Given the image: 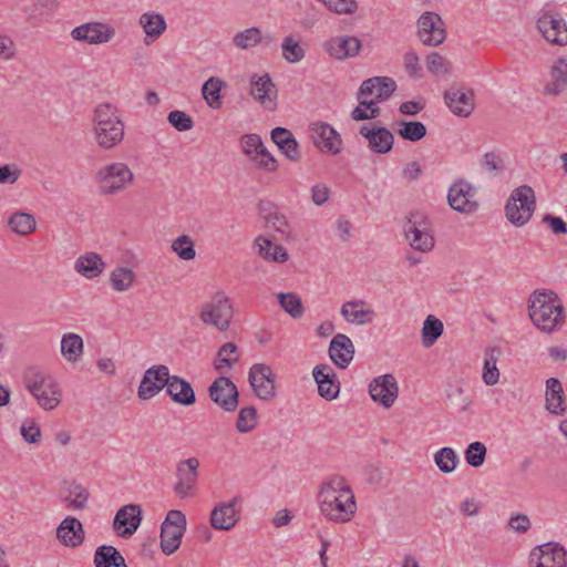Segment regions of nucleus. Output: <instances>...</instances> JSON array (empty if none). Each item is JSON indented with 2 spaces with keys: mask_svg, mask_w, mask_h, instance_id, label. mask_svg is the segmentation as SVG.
I'll use <instances>...</instances> for the list:
<instances>
[{
  "mask_svg": "<svg viewBox=\"0 0 567 567\" xmlns=\"http://www.w3.org/2000/svg\"><path fill=\"white\" fill-rule=\"evenodd\" d=\"M532 322L543 332L551 333L565 323V309L558 295L553 290L534 291L528 300Z\"/></svg>",
  "mask_w": 567,
  "mask_h": 567,
  "instance_id": "obj_1",
  "label": "nucleus"
},
{
  "mask_svg": "<svg viewBox=\"0 0 567 567\" xmlns=\"http://www.w3.org/2000/svg\"><path fill=\"white\" fill-rule=\"evenodd\" d=\"M92 124L95 142L103 150L116 147L124 138V123L112 103L103 102L94 107Z\"/></svg>",
  "mask_w": 567,
  "mask_h": 567,
  "instance_id": "obj_2",
  "label": "nucleus"
},
{
  "mask_svg": "<svg viewBox=\"0 0 567 567\" xmlns=\"http://www.w3.org/2000/svg\"><path fill=\"white\" fill-rule=\"evenodd\" d=\"M23 383L42 409L51 411L61 403V389L51 374L30 368L24 373Z\"/></svg>",
  "mask_w": 567,
  "mask_h": 567,
  "instance_id": "obj_3",
  "label": "nucleus"
},
{
  "mask_svg": "<svg viewBox=\"0 0 567 567\" xmlns=\"http://www.w3.org/2000/svg\"><path fill=\"white\" fill-rule=\"evenodd\" d=\"M94 179L101 195L114 196L127 189L134 182V174L126 163L113 162L100 167Z\"/></svg>",
  "mask_w": 567,
  "mask_h": 567,
  "instance_id": "obj_4",
  "label": "nucleus"
},
{
  "mask_svg": "<svg viewBox=\"0 0 567 567\" xmlns=\"http://www.w3.org/2000/svg\"><path fill=\"white\" fill-rule=\"evenodd\" d=\"M536 209V195L528 185H522L512 190L505 205L507 220L516 227L526 225Z\"/></svg>",
  "mask_w": 567,
  "mask_h": 567,
  "instance_id": "obj_5",
  "label": "nucleus"
},
{
  "mask_svg": "<svg viewBox=\"0 0 567 567\" xmlns=\"http://www.w3.org/2000/svg\"><path fill=\"white\" fill-rule=\"evenodd\" d=\"M404 236L410 246L419 251L429 252L434 248L432 223L423 212H411L403 226Z\"/></svg>",
  "mask_w": 567,
  "mask_h": 567,
  "instance_id": "obj_6",
  "label": "nucleus"
},
{
  "mask_svg": "<svg viewBox=\"0 0 567 567\" xmlns=\"http://www.w3.org/2000/svg\"><path fill=\"white\" fill-rule=\"evenodd\" d=\"M233 316V303L224 291L215 292L210 300L203 305L199 312V318L205 324L213 326L219 331H226L229 328Z\"/></svg>",
  "mask_w": 567,
  "mask_h": 567,
  "instance_id": "obj_7",
  "label": "nucleus"
},
{
  "mask_svg": "<svg viewBox=\"0 0 567 567\" xmlns=\"http://www.w3.org/2000/svg\"><path fill=\"white\" fill-rule=\"evenodd\" d=\"M186 525L183 512L171 509L167 513L161 526V549L165 555L169 556L179 548Z\"/></svg>",
  "mask_w": 567,
  "mask_h": 567,
  "instance_id": "obj_8",
  "label": "nucleus"
},
{
  "mask_svg": "<svg viewBox=\"0 0 567 567\" xmlns=\"http://www.w3.org/2000/svg\"><path fill=\"white\" fill-rule=\"evenodd\" d=\"M210 400L225 412H234L239 404V391L227 377L216 378L208 388Z\"/></svg>",
  "mask_w": 567,
  "mask_h": 567,
  "instance_id": "obj_9",
  "label": "nucleus"
},
{
  "mask_svg": "<svg viewBox=\"0 0 567 567\" xmlns=\"http://www.w3.org/2000/svg\"><path fill=\"white\" fill-rule=\"evenodd\" d=\"M248 381L254 393L264 401H270L276 396V375L270 365L255 363L250 367Z\"/></svg>",
  "mask_w": 567,
  "mask_h": 567,
  "instance_id": "obj_10",
  "label": "nucleus"
},
{
  "mask_svg": "<svg viewBox=\"0 0 567 567\" xmlns=\"http://www.w3.org/2000/svg\"><path fill=\"white\" fill-rule=\"evenodd\" d=\"M529 567H567V553L557 543L539 545L530 551Z\"/></svg>",
  "mask_w": 567,
  "mask_h": 567,
  "instance_id": "obj_11",
  "label": "nucleus"
},
{
  "mask_svg": "<svg viewBox=\"0 0 567 567\" xmlns=\"http://www.w3.org/2000/svg\"><path fill=\"white\" fill-rule=\"evenodd\" d=\"M417 34L425 45L436 47L443 43L446 32L442 18L432 11L424 12L417 21Z\"/></svg>",
  "mask_w": 567,
  "mask_h": 567,
  "instance_id": "obj_12",
  "label": "nucleus"
},
{
  "mask_svg": "<svg viewBox=\"0 0 567 567\" xmlns=\"http://www.w3.org/2000/svg\"><path fill=\"white\" fill-rule=\"evenodd\" d=\"M313 145L323 153L337 155L342 150L340 134L326 122H315L309 126Z\"/></svg>",
  "mask_w": 567,
  "mask_h": 567,
  "instance_id": "obj_13",
  "label": "nucleus"
},
{
  "mask_svg": "<svg viewBox=\"0 0 567 567\" xmlns=\"http://www.w3.org/2000/svg\"><path fill=\"white\" fill-rule=\"evenodd\" d=\"M71 37L87 44H102L110 42L115 37V29L103 22H87L75 27Z\"/></svg>",
  "mask_w": 567,
  "mask_h": 567,
  "instance_id": "obj_14",
  "label": "nucleus"
},
{
  "mask_svg": "<svg viewBox=\"0 0 567 567\" xmlns=\"http://www.w3.org/2000/svg\"><path fill=\"white\" fill-rule=\"evenodd\" d=\"M474 187L464 181H457L449 189L447 200L452 209L462 214H472L478 208Z\"/></svg>",
  "mask_w": 567,
  "mask_h": 567,
  "instance_id": "obj_15",
  "label": "nucleus"
},
{
  "mask_svg": "<svg viewBox=\"0 0 567 567\" xmlns=\"http://www.w3.org/2000/svg\"><path fill=\"white\" fill-rule=\"evenodd\" d=\"M198 468L199 460L197 457H188L177 463V482L174 486L175 493H177L179 496H187L196 492Z\"/></svg>",
  "mask_w": 567,
  "mask_h": 567,
  "instance_id": "obj_16",
  "label": "nucleus"
},
{
  "mask_svg": "<svg viewBox=\"0 0 567 567\" xmlns=\"http://www.w3.org/2000/svg\"><path fill=\"white\" fill-rule=\"evenodd\" d=\"M371 399L385 409L391 408L398 399L399 386L392 374L374 378L369 384Z\"/></svg>",
  "mask_w": 567,
  "mask_h": 567,
  "instance_id": "obj_17",
  "label": "nucleus"
},
{
  "mask_svg": "<svg viewBox=\"0 0 567 567\" xmlns=\"http://www.w3.org/2000/svg\"><path fill=\"white\" fill-rule=\"evenodd\" d=\"M250 86L251 96L265 109L268 111L276 109L278 91L268 73L262 75L254 74L250 79Z\"/></svg>",
  "mask_w": 567,
  "mask_h": 567,
  "instance_id": "obj_18",
  "label": "nucleus"
},
{
  "mask_svg": "<svg viewBox=\"0 0 567 567\" xmlns=\"http://www.w3.org/2000/svg\"><path fill=\"white\" fill-rule=\"evenodd\" d=\"M168 367L157 364L148 368L140 383L137 395L141 400H150L157 395L165 385V378L167 375Z\"/></svg>",
  "mask_w": 567,
  "mask_h": 567,
  "instance_id": "obj_19",
  "label": "nucleus"
},
{
  "mask_svg": "<svg viewBox=\"0 0 567 567\" xmlns=\"http://www.w3.org/2000/svg\"><path fill=\"white\" fill-rule=\"evenodd\" d=\"M444 101L450 111L457 115L467 117L474 110V93L458 86H451L444 93Z\"/></svg>",
  "mask_w": 567,
  "mask_h": 567,
  "instance_id": "obj_20",
  "label": "nucleus"
},
{
  "mask_svg": "<svg viewBox=\"0 0 567 567\" xmlns=\"http://www.w3.org/2000/svg\"><path fill=\"white\" fill-rule=\"evenodd\" d=\"M166 392L173 402L190 406L196 402L192 384L179 375H171L169 370L165 378Z\"/></svg>",
  "mask_w": 567,
  "mask_h": 567,
  "instance_id": "obj_21",
  "label": "nucleus"
},
{
  "mask_svg": "<svg viewBox=\"0 0 567 567\" xmlns=\"http://www.w3.org/2000/svg\"><path fill=\"white\" fill-rule=\"evenodd\" d=\"M142 520V507L137 504H127L121 507L113 522V526L122 537L131 536L138 528Z\"/></svg>",
  "mask_w": 567,
  "mask_h": 567,
  "instance_id": "obj_22",
  "label": "nucleus"
},
{
  "mask_svg": "<svg viewBox=\"0 0 567 567\" xmlns=\"http://www.w3.org/2000/svg\"><path fill=\"white\" fill-rule=\"evenodd\" d=\"M320 511L331 520L348 522L357 511L355 498H324Z\"/></svg>",
  "mask_w": 567,
  "mask_h": 567,
  "instance_id": "obj_23",
  "label": "nucleus"
},
{
  "mask_svg": "<svg viewBox=\"0 0 567 567\" xmlns=\"http://www.w3.org/2000/svg\"><path fill=\"white\" fill-rule=\"evenodd\" d=\"M537 28L548 42L556 45L567 44V24L561 18L544 14L538 19Z\"/></svg>",
  "mask_w": 567,
  "mask_h": 567,
  "instance_id": "obj_24",
  "label": "nucleus"
},
{
  "mask_svg": "<svg viewBox=\"0 0 567 567\" xmlns=\"http://www.w3.org/2000/svg\"><path fill=\"white\" fill-rule=\"evenodd\" d=\"M312 375L318 384V392L323 399L331 401L340 391V383L336 372L327 364H319L313 368Z\"/></svg>",
  "mask_w": 567,
  "mask_h": 567,
  "instance_id": "obj_25",
  "label": "nucleus"
},
{
  "mask_svg": "<svg viewBox=\"0 0 567 567\" xmlns=\"http://www.w3.org/2000/svg\"><path fill=\"white\" fill-rule=\"evenodd\" d=\"M396 90V83L389 76H374L362 82L359 87V97L373 96L374 100H388Z\"/></svg>",
  "mask_w": 567,
  "mask_h": 567,
  "instance_id": "obj_26",
  "label": "nucleus"
},
{
  "mask_svg": "<svg viewBox=\"0 0 567 567\" xmlns=\"http://www.w3.org/2000/svg\"><path fill=\"white\" fill-rule=\"evenodd\" d=\"M354 344L352 340L343 334L337 333L329 346V357L339 369H347L354 357Z\"/></svg>",
  "mask_w": 567,
  "mask_h": 567,
  "instance_id": "obj_27",
  "label": "nucleus"
},
{
  "mask_svg": "<svg viewBox=\"0 0 567 567\" xmlns=\"http://www.w3.org/2000/svg\"><path fill=\"white\" fill-rule=\"evenodd\" d=\"M237 498L216 505L210 513V525L218 530H230L239 519Z\"/></svg>",
  "mask_w": 567,
  "mask_h": 567,
  "instance_id": "obj_28",
  "label": "nucleus"
},
{
  "mask_svg": "<svg viewBox=\"0 0 567 567\" xmlns=\"http://www.w3.org/2000/svg\"><path fill=\"white\" fill-rule=\"evenodd\" d=\"M359 134L368 140L370 150L377 154H385L393 147L394 136L386 127L370 128L368 125H362Z\"/></svg>",
  "mask_w": 567,
  "mask_h": 567,
  "instance_id": "obj_29",
  "label": "nucleus"
},
{
  "mask_svg": "<svg viewBox=\"0 0 567 567\" xmlns=\"http://www.w3.org/2000/svg\"><path fill=\"white\" fill-rule=\"evenodd\" d=\"M56 537L64 546H80L84 540L82 523L74 517H65L56 529Z\"/></svg>",
  "mask_w": 567,
  "mask_h": 567,
  "instance_id": "obj_30",
  "label": "nucleus"
},
{
  "mask_svg": "<svg viewBox=\"0 0 567 567\" xmlns=\"http://www.w3.org/2000/svg\"><path fill=\"white\" fill-rule=\"evenodd\" d=\"M138 24L145 33L144 43L146 45L159 39L167 28L164 16L155 11H147L141 14Z\"/></svg>",
  "mask_w": 567,
  "mask_h": 567,
  "instance_id": "obj_31",
  "label": "nucleus"
},
{
  "mask_svg": "<svg viewBox=\"0 0 567 567\" xmlns=\"http://www.w3.org/2000/svg\"><path fill=\"white\" fill-rule=\"evenodd\" d=\"M271 140L289 161L297 163L301 159L299 144L288 128H274L271 131Z\"/></svg>",
  "mask_w": 567,
  "mask_h": 567,
  "instance_id": "obj_32",
  "label": "nucleus"
},
{
  "mask_svg": "<svg viewBox=\"0 0 567 567\" xmlns=\"http://www.w3.org/2000/svg\"><path fill=\"white\" fill-rule=\"evenodd\" d=\"M329 54L342 60L355 56L361 49V41L357 37H337L326 43Z\"/></svg>",
  "mask_w": 567,
  "mask_h": 567,
  "instance_id": "obj_33",
  "label": "nucleus"
},
{
  "mask_svg": "<svg viewBox=\"0 0 567 567\" xmlns=\"http://www.w3.org/2000/svg\"><path fill=\"white\" fill-rule=\"evenodd\" d=\"M567 89V59L559 58L550 69V81L543 89L544 95L557 96Z\"/></svg>",
  "mask_w": 567,
  "mask_h": 567,
  "instance_id": "obj_34",
  "label": "nucleus"
},
{
  "mask_svg": "<svg viewBox=\"0 0 567 567\" xmlns=\"http://www.w3.org/2000/svg\"><path fill=\"white\" fill-rule=\"evenodd\" d=\"M60 352L66 362L71 364L79 363L84 353L82 337L74 332L64 333L60 341Z\"/></svg>",
  "mask_w": 567,
  "mask_h": 567,
  "instance_id": "obj_35",
  "label": "nucleus"
},
{
  "mask_svg": "<svg viewBox=\"0 0 567 567\" xmlns=\"http://www.w3.org/2000/svg\"><path fill=\"white\" fill-rule=\"evenodd\" d=\"M363 300H350L341 306L340 313L349 323L367 324L374 319V311L370 308L363 309Z\"/></svg>",
  "mask_w": 567,
  "mask_h": 567,
  "instance_id": "obj_36",
  "label": "nucleus"
},
{
  "mask_svg": "<svg viewBox=\"0 0 567 567\" xmlns=\"http://www.w3.org/2000/svg\"><path fill=\"white\" fill-rule=\"evenodd\" d=\"M58 8L56 0H22L21 10L30 23L35 24L44 16L52 14Z\"/></svg>",
  "mask_w": 567,
  "mask_h": 567,
  "instance_id": "obj_37",
  "label": "nucleus"
},
{
  "mask_svg": "<svg viewBox=\"0 0 567 567\" xmlns=\"http://www.w3.org/2000/svg\"><path fill=\"white\" fill-rule=\"evenodd\" d=\"M105 262L97 252H87L78 257L74 269L86 279L97 278L104 270Z\"/></svg>",
  "mask_w": 567,
  "mask_h": 567,
  "instance_id": "obj_38",
  "label": "nucleus"
},
{
  "mask_svg": "<svg viewBox=\"0 0 567 567\" xmlns=\"http://www.w3.org/2000/svg\"><path fill=\"white\" fill-rule=\"evenodd\" d=\"M565 396L560 381L550 378L546 381V409L554 414H563L566 410L564 405Z\"/></svg>",
  "mask_w": 567,
  "mask_h": 567,
  "instance_id": "obj_39",
  "label": "nucleus"
},
{
  "mask_svg": "<svg viewBox=\"0 0 567 567\" xmlns=\"http://www.w3.org/2000/svg\"><path fill=\"white\" fill-rule=\"evenodd\" d=\"M501 353L498 347H489L485 350L482 380L488 386H493L499 381L501 373L496 363Z\"/></svg>",
  "mask_w": 567,
  "mask_h": 567,
  "instance_id": "obj_40",
  "label": "nucleus"
},
{
  "mask_svg": "<svg viewBox=\"0 0 567 567\" xmlns=\"http://www.w3.org/2000/svg\"><path fill=\"white\" fill-rule=\"evenodd\" d=\"M95 567H127L122 554L111 545L97 547L94 555Z\"/></svg>",
  "mask_w": 567,
  "mask_h": 567,
  "instance_id": "obj_41",
  "label": "nucleus"
},
{
  "mask_svg": "<svg viewBox=\"0 0 567 567\" xmlns=\"http://www.w3.org/2000/svg\"><path fill=\"white\" fill-rule=\"evenodd\" d=\"M135 281V274L131 268L116 267L110 274V284L114 291H127Z\"/></svg>",
  "mask_w": 567,
  "mask_h": 567,
  "instance_id": "obj_42",
  "label": "nucleus"
},
{
  "mask_svg": "<svg viewBox=\"0 0 567 567\" xmlns=\"http://www.w3.org/2000/svg\"><path fill=\"white\" fill-rule=\"evenodd\" d=\"M8 225L16 234L27 236L35 230L37 223L33 215L17 212L9 217Z\"/></svg>",
  "mask_w": 567,
  "mask_h": 567,
  "instance_id": "obj_43",
  "label": "nucleus"
},
{
  "mask_svg": "<svg viewBox=\"0 0 567 567\" xmlns=\"http://www.w3.org/2000/svg\"><path fill=\"white\" fill-rule=\"evenodd\" d=\"M444 330L443 322L429 315L423 322L422 327V343L425 348L432 347L436 340L442 336Z\"/></svg>",
  "mask_w": 567,
  "mask_h": 567,
  "instance_id": "obj_44",
  "label": "nucleus"
},
{
  "mask_svg": "<svg viewBox=\"0 0 567 567\" xmlns=\"http://www.w3.org/2000/svg\"><path fill=\"white\" fill-rule=\"evenodd\" d=\"M225 86V82L219 78L212 76L209 78L202 87V93L207 102V104L212 109H219L221 106V95L220 91Z\"/></svg>",
  "mask_w": 567,
  "mask_h": 567,
  "instance_id": "obj_45",
  "label": "nucleus"
},
{
  "mask_svg": "<svg viewBox=\"0 0 567 567\" xmlns=\"http://www.w3.org/2000/svg\"><path fill=\"white\" fill-rule=\"evenodd\" d=\"M261 30L257 27L245 29L237 32L233 38V43L236 48L248 50L262 42Z\"/></svg>",
  "mask_w": 567,
  "mask_h": 567,
  "instance_id": "obj_46",
  "label": "nucleus"
},
{
  "mask_svg": "<svg viewBox=\"0 0 567 567\" xmlns=\"http://www.w3.org/2000/svg\"><path fill=\"white\" fill-rule=\"evenodd\" d=\"M282 310L293 319H300L305 312L300 297L293 292H279L277 295Z\"/></svg>",
  "mask_w": 567,
  "mask_h": 567,
  "instance_id": "obj_47",
  "label": "nucleus"
},
{
  "mask_svg": "<svg viewBox=\"0 0 567 567\" xmlns=\"http://www.w3.org/2000/svg\"><path fill=\"white\" fill-rule=\"evenodd\" d=\"M398 134L405 141L417 142L426 135V126L419 121H399Z\"/></svg>",
  "mask_w": 567,
  "mask_h": 567,
  "instance_id": "obj_48",
  "label": "nucleus"
},
{
  "mask_svg": "<svg viewBox=\"0 0 567 567\" xmlns=\"http://www.w3.org/2000/svg\"><path fill=\"white\" fill-rule=\"evenodd\" d=\"M337 493L349 494L350 496H353V492L347 480L340 475H332L321 484L319 496H328Z\"/></svg>",
  "mask_w": 567,
  "mask_h": 567,
  "instance_id": "obj_49",
  "label": "nucleus"
},
{
  "mask_svg": "<svg viewBox=\"0 0 567 567\" xmlns=\"http://www.w3.org/2000/svg\"><path fill=\"white\" fill-rule=\"evenodd\" d=\"M282 58L289 63L300 62L306 54V50L300 44V41L296 40L292 34L287 35L282 43Z\"/></svg>",
  "mask_w": 567,
  "mask_h": 567,
  "instance_id": "obj_50",
  "label": "nucleus"
},
{
  "mask_svg": "<svg viewBox=\"0 0 567 567\" xmlns=\"http://www.w3.org/2000/svg\"><path fill=\"white\" fill-rule=\"evenodd\" d=\"M217 358L214 363L216 370L221 371L224 367L231 369L239 360L237 346L234 342L224 343L217 352Z\"/></svg>",
  "mask_w": 567,
  "mask_h": 567,
  "instance_id": "obj_51",
  "label": "nucleus"
},
{
  "mask_svg": "<svg viewBox=\"0 0 567 567\" xmlns=\"http://www.w3.org/2000/svg\"><path fill=\"white\" fill-rule=\"evenodd\" d=\"M434 462L442 473L450 474L456 468L460 458L452 447H443L435 453Z\"/></svg>",
  "mask_w": 567,
  "mask_h": 567,
  "instance_id": "obj_52",
  "label": "nucleus"
},
{
  "mask_svg": "<svg viewBox=\"0 0 567 567\" xmlns=\"http://www.w3.org/2000/svg\"><path fill=\"white\" fill-rule=\"evenodd\" d=\"M257 426V410L254 406L240 409L236 421V430L239 433H249Z\"/></svg>",
  "mask_w": 567,
  "mask_h": 567,
  "instance_id": "obj_53",
  "label": "nucleus"
},
{
  "mask_svg": "<svg viewBox=\"0 0 567 567\" xmlns=\"http://www.w3.org/2000/svg\"><path fill=\"white\" fill-rule=\"evenodd\" d=\"M172 250L183 260H192L196 257L194 241L188 235H182L173 240Z\"/></svg>",
  "mask_w": 567,
  "mask_h": 567,
  "instance_id": "obj_54",
  "label": "nucleus"
},
{
  "mask_svg": "<svg viewBox=\"0 0 567 567\" xmlns=\"http://www.w3.org/2000/svg\"><path fill=\"white\" fill-rule=\"evenodd\" d=\"M249 159L257 168L265 169L267 172H276L279 167L278 161L268 152L264 144Z\"/></svg>",
  "mask_w": 567,
  "mask_h": 567,
  "instance_id": "obj_55",
  "label": "nucleus"
},
{
  "mask_svg": "<svg viewBox=\"0 0 567 567\" xmlns=\"http://www.w3.org/2000/svg\"><path fill=\"white\" fill-rule=\"evenodd\" d=\"M486 453V446L482 442H473L465 450L464 456L470 466L480 467L485 461Z\"/></svg>",
  "mask_w": 567,
  "mask_h": 567,
  "instance_id": "obj_56",
  "label": "nucleus"
},
{
  "mask_svg": "<svg viewBox=\"0 0 567 567\" xmlns=\"http://www.w3.org/2000/svg\"><path fill=\"white\" fill-rule=\"evenodd\" d=\"M445 394L451 404L461 406L463 411L472 403L467 396H464V389L458 383L449 382Z\"/></svg>",
  "mask_w": 567,
  "mask_h": 567,
  "instance_id": "obj_57",
  "label": "nucleus"
},
{
  "mask_svg": "<svg viewBox=\"0 0 567 567\" xmlns=\"http://www.w3.org/2000/svg\"><path fill=\"white\" fill-rule=\"evenodd\" d=\"M167 120L177 131H189L194 126L193 118L184 111L175 110L168 113Z\"/></svg>",
  "mask_w": 567,
  "mask_h": 567,
  "instance_id": "obj_58",
  "label": "nucleus"
},
{
  "mask_svg": "<svg viewBox=\"0 0 567 567\" xmlns=\"http://www.w3.org/2000/svg\"><path fill=\"white\" fill-rule=\"evenodd\" d=\"M268 227L280 233L282 236L288 237L290 235V226L285 215L278 212H271L266 217Z\"/></svg>",
  "mask_w": 567,
  "mask_h": 567,
  "instance_id": "obj_59",
  "label": "nucleus"
},
{
  "mask_svg": "<svg viewBox=\"0 0 567 567\" xmlns=\"http://www.w3.org/2000/svg\"><path fill=\"white\" fill-rule=\"evenodd\" d=\"M20 433L23 440L29 444L40 442L41 429L34 420H25L20 426Z\"/></svg>",
  "mask_w": 567,
  "mask_h": 567,
  "instance_id": "obj_60",
  "label": "nucleus"
},
{
  "mask_svg": "<svg viewBox=\"0 0 567 567\" xmlns=\"http://www.w3.org/2000/svg\"><path fill=\"white\" fill-rule=\"evenodd\" d=\"M451 63L437 52H433L426 56V68L431 73H447Z\"/></svg>",
  "mask_w": 567,
  "mask_h": 567,
  "instance_id": "obj_61",
  "label": "nucleus"
},
{
  "mask_svg": "<svg viewBox=\"0 0 567 567\" xmlns=\"http://www.w3.org/2000/svg\"><path fill=\"white\" fill-rule=\"evenodd\" d=\"M482 167L488 173L496 175L504 165L502 157L495 152H486L482 158Z\"/></svg>",
  "mask_w": 567,
  "mask_h": 567,
  "instance_id": "obj_62",
  "label": "nucleus"
},
{
  "mask_svg": "<svg viewBox=\"0 0 567 567\" xmlns=\"http://www.w3.org/2000/svg\"><path fill=\"white\" fill-rule=\"evenodd\" d=\"M243 153L247 155L249 158L254 153L257 152L258 148L264 144L261 137L257 134H246L240 140Z\"/></svg>",
  "mask_w": 567,
  "mask_h": 567,
  "instance_id": "obj_63",
  "label": "nucleus"
},
{
  "mask_svg": "<svg viewBox=\"0 0 567 567\" xmlns=\"http://www.w3.org/2000/svg\"><path fill=\"white\" fill-rule=\"evenodd\" d=\"M404 69L410 76L415 79L421 78L422 69L420 66V59L415 52L410 51L404 54Z\"/></svg>",
  "mask_w": 567,
  "mask_h": 567,
  "instance_id": "obj_64",
  "label": "nucleus"
}]
</instances>
